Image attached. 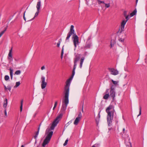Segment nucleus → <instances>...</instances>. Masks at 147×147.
Instances as JSON below:
<instances>
[{
  "label": "nucleus",
  "mask_w": 147,
  "mask_h": 147,
  "mask_svg": "<svg viewBox=\"0 0 147 147\" xmlns=\"http://www.w3.org/2000/svg\"><path fill=\"white\" fill-rule=\"evenodd\" d=\"M63 113H61L53 121L50 128H48L46 130L45 134L47 136L42 144L43 147H45V145L49 142L53 134V131L51 130L54 129L55 127L59 122V119L62 117Z\"/></svg>",
  "instance_id": "obj_1"
},
{
  "label": "nucleus",
  "mask_w": 147,
  "mask_h": 147,
  "mask_svg": "<svg viewBox=\"0 0 147 147\" xmlns=\"http://www.w3.org/2000/svg\"><path fill=\"white\" fill-rule=\"evenodd\" d=\"M92 42L90 41L89 42L87 41L84 47L85 49H90L91 46Z\"/></svg>",
  "instance_id": "obj_11"
},
{
  "label": "nucleus",
  "mask_w": 147,
  "mask_h": 147,
  "mask_svg": "<svg viewBox=\"0 0 147 147\" xmlns=\"http://www.w3.org/2000/svg\"><path fill=\"white\" fill-rule=\"evenodd\" d=\"M7 89H8V90L10 92L11 89V87L9 85L7 86Z\"/></svg>",
  "instance_id": "obj_41"
},
{
  "label": "nucleus",
  "mask_w": 147,
  "mask_h": 147,
  "mask_svg": "<svg viewBox=\"0 0 147 147\" xmlns=\"http://www.w3.org/2000/svg\"><path fill=\"white\" fill-rule=\"evenodd\" d=\"M20 82H16V85L14 86V87H18L19 85H20Z\"/></svg>",
  "instance_id": "obj_31"
},
{
  "label": "nucleus",
  "mask_w": 147,
  "mask_h": 147,
  "mask_svg": "<svg viewBox=\"0 0 147 147\" xmlns=\"http://www.w3.org/2000/svg\"><path fill=\"white\" fill-rule=\"evenodd\" d=\"M110 90H115V86L112 85L111 87L110 88Z\"/></svg>",
  "instance_id": "obj_40"
},
{
  "label": "nucleus",
  "mask_w": 147,
  "mask_h": 147,
  "mask_svg": "<svg viewBox=\"0 0 147 147\" xmlns=\"http://www.w3.org/2000/svg\"><path fill=\"white\" fill-rule=\"evenodd\" d=\"M69 96L64 95L63 100L62 102V104L60 112L63 113H65V111L68 104L69 102Z\"/></svg>",
  "instance_id": "obj_3"
},
{
  "label": "nucleus",
  "mask_w": 147,
  "mask_h": 147,
  "mask_svg": "<svg viewBox=\"0 0 147 147\" xmlns=\"http://www.w3.org/2000/svg\"><path fill=\"white\" fill-rule=\"evenodd\" d=\"M39 130H39V128L38 129L37 131L36 132V134L35 135H34V138L35 139H36V138L38 136V134H39Z\"/></svg>",
  "instance_id": "obj_27"
},
{
  "label": "nucleus",
  "mask_w": 147,
  "mask_h": 147,
  "mask_svg": "<svg viewBox=\"0 0 147 147\" xmlns=\"http://www.w3.org/2000/svg\"><path fill=\"white\" fill-rule=\"evenodd\" d=\"M84 100H83L82 102V112H83V107H84Z\"/></svg>",
  "instance_id": "obj_47"
},
{
  "label": "nucleus",
  "mask_w": 147,
  "mask_h": 147,
  "mask_svg": "<svg viewBox=\"0 0 147 147\" xmlns=\"http://www.w3.org/2000/svg\"><path fill=\"white\" fill-rule=\"evenodd\" d=\"M41 123H40V124L39 125L38 127V129L39 128V130H40V126H41Z\"/></svg>",
  "instance_id": "obj_59"
},
{
  "label": "nucleus",
  "mask_w": 147,
  "mask_h": 147,
  "mask_svg": "<svg viewBox=\"0 0 147 147\" xmlns=\"http://www.w3.org/2000/svg\"><path fill=\"white\" fill-rule=\"evenodd\" d=\"M109 96V94H105L103 96V98L105 100L107 99Z\"/></svg>",
  "instance_id": "obj_26"
},
{
  "label": "nucleus",
  "mask_w": 147,
  "mask_h": 147,
  "mask_svg": "<svg viewBox=\"0 0 147 147\" xmlns=\"http://www.w3.org/2000/svg\"><path fill=\"white\" fill-rule=\"evenodd\" d=\"M76 69V68H74L73 69L72 71V73L71 75V77L68 80H69V81H71L72 80V79L73 78V77L75 75V69Z\"/></svg>",
  "instance_id": "obj_15"
},
{
  "label": "nucleus",
  "mask_w": 147,
  "mask_h": 147,
  "mask_svg": "<svg viewBox=\"0 0 147 147\" xmlns=\"http://www.w3.org/2000/svg\"><path fill=\"white\" fill-rule=\"evenodd\" d=\"M63 57V55H62V54H61V59H62Z\"/></svg>",
  "instance_id": "obj_64"
},
{
  "label": "nucleus",
  "mask_w": 147,
  "mask_h": 147,
  "mask_svg": "<svg viewBox=\"0 0 147 147\" xmlns=\"http://www.w3.org/2000/svg\"><path fill=\"white\" fill-rule=\"evenodd\" d=\"M26 12V11H25L23 14V18L24 20H25V21H26V18L25 17V13Z\"/></svg>",
  "instance_id": "obj_53"
},
{
  "label": "nucleus",
  "mask_w": 147,
  "mask_h": 147,
  "mask_svg": "<svg viewBox=\"0 0 147 147\" xmlns=\"http://www.w3.org/2000/svg\"><path fill=\"white\" fill-rule=\"evenodd\" d=\"M81 117H82V114H81V112H80L79 113L78 116V117H77V118H78L79 119H80L81 118Z\"/></svg>",
  "instance_id": "obj_36"
},
{
  "label": "nucleus",
  "mask_w": 147,
  "mask_h": 147,
  "mask_svg": "<svg viewBox=\"0 0 147 147\" xmlns=\"http://www.w3.org/2000/svg\"><path fill=\"white\" fill-rule=\"evenodd\" d=\"M72 38L74 45L75 48H76L77 45H78L80 43L79 41V38L78 36L76 34L74 33V34L73 35Z\"/></svg>",
  "instance_id": "obj_6"
},
{
  "label": "nucleus",
  "mask_w": 147,
  "mask_h": 147,
  "mask_svg": "<svg viewBox=\"0 0 147 147\" xmlns=\"http://www.w3.org/2000/svg\"><path fill=\"white\" fill-rule=\"evenodd\" d=\"M21 72V71L20 70H17L15 72V74H16L17 75H19L20 74Z\"/></svg>",
  "instance_id": "obj_32"
},
{
  "label": "nucleus",
  "mask_w": 147,
  "mask_h": 147,
  "mask_svg": "<svg viewBox=\"0 0 147 147\" xmlns=\"http://www.w3.org/2000/svg\"><path fill=\"white\" fill-rule=\"evenodd\" d=\"M69 32H70L74 33H76L75 32V30L74 29V26L73 25H71V26L70 29V30Z\"/></svg>",
  "instance_id": "obj_25"
},
{
  "label": "nucleus",
  "mask_w": 147,
  "mask_h": 147,
  "mask_svg": "<svg viewBox=\"0 0 147 147\" xmlns=\"http://www.w3.org/2000/svg\"><path fill=\"white\" fill-rule=\"evenodd\" d=\"M91 38V36H89L88 38V39L87 40V42H89V40H90Z\"/></svg>",
  "instance_id": "obj_52"
},
{
  "label": "nucleus",
  "mask_w": 147,
  "mask_h": 147,
  "mask_svg": "<svg viewBox=\"0 0 147 147\" xmlns=\"http://www.w3.org/2000/svg\"><path fill=\"white\" fill-rule=\"evenodd\" d=\"M68 141V139H67L65 140V143L63 144L64 146H65L67 145V144Z\"/></svg>",
  "instance_id": "obj_39"
},
{
  "label": "nucleus",
  "mask_w": 147,
  "mask_h": 147,
  "mask_svg": "<svg viewBox=\"0 0 147 147\" xmlns=\"http://www.w3.org/2000/svg\"><path fill=\"white\" fill-rule=\"evenodd\" d=\"M98 2V4H100L101 3H105L103 1H100V0H97Z\"/></svg>",
  "instance_id": "obj_38"
},
{
  "label": "nucleus",
  "mask_w": 147,
  "mask_h": 147,
  "mask_svg": "<svg viewBox=\"0 0 147 147\" xmlns=\"http://www.w3.org/2000/svg\"><path fill=\"white\" fill-rule=\"evenodd\" d=\"M100 145V144H96L92 146V147L93 146L94 147H99Z\"/></svg>",
  "instance_id": "obj_37"
},
{
  "label": "nucleus",
  "mask_w": 147,
  "mask_h": 147,
  "mask_svg": "<svg viewBox=\"0 0 147 147\" xmlns=\"http://www.w3.org/2000/svg\"><path fill=\"white\" fill-rule=\"evenodd\" d=\"M74 33H73L71 32H69L67 34V37L66 38V39H65V41H67V40L68 41H69L68 40H69V38L71 36V35H72V34L74 35Z\"/></svg>",
  "instance_id": "obj_16"
},
{
  "label": "nucleus",
  "mask_w": 147,
  "mask_h": 147,
  "mask_svg": "<svg viewBox=\"0 0 147 147\" xmlns=\"http://www.w3.org/2000/svg\"><path fill=\"white\" fill-rule=\"evenodd\" d=\"M80 119L78 118H76L74 122V124L76 125H77L78 124Z\"/></svg>",
  "instance_id": "obj_22"
},
{
  "label": "nucleus",
  "mask_w": 147,
  "mask_h": 147,
  "mask_svg": "<svg viewBox=\"0 0 147 147\" xmlns=\"http://www.w3.org/2000/svg\"><path fill=\"white\" fill-rule=\"evenodd\" d=\"M10 70V78L11 80H12L13 79V70L11 68H10L9 69Z\"/></svg>",
  "instance_id": "obj_24"
},
{
  "label": "nucleus",
  "mask_w": 147,
  "mask_h": 147,
  "mask_svg": "<svg viewBox=\"0 0 147 147\" xmlns=\"http://www.w3.org/2000/svg\"><path fill=\"white\" fill-rule=\"evenodd\" d=\"M110 93L109 96L112 98L113 100H114L115 96V90H110Z\"/></svg>",
  "instance_id": "obj_10"
},
{
  "label": "nucleus",
  "mask_w": 147,
  "mask_h": 147,
  "mask_svg": "<svg viewBox=\"0 0 147 147\" xmlns=\"http://www.w3.org/2000/svg\"><path fill=\"white\" fill-rule=\"evenodd\" d=\"M125 19H126L125 21L127 22L129 19V15H128L127 16H125Z\"/></svg>",
  "instance_id": "obj_46"
},
{
  "label": "nucleus",
  "mask_w": 147,
  "mask_h": 147,
  "mask_svg": "<svg viewBox=\"0 0 147 147\" xmlns=\"http://www.w3.org/2000/svg\"><path fill=\"white\" fill-rule=\"evenodd\" d=\"M9 77L8 75H5L4 77V79L5 80L7 81L9 79Z\"/></svg>",
  "instance_id": "obj_33"
},
{
  "label": "nucleus",
  "mask_w": 147,
  "mask_h": 147,
  "mask_svg": "<svg viewBox=\"0 0 147 147\" xmlns=\"http://www.w3.org/2000/svg\"><path fill=\"white\" fill-rule=\"evenodd\" d=\"M125 26H122L121 25V26L120 28L121 30L120 31V28H119V31L117 32V33H118L119 32L120 33H121L122 31H123L124 30V28Z\"/></svg>",
  "instance_id": "obj_19"
},
{
  "label": "nucleus",
  "mask_w": 147,
  "mask_h": 147,
  "mask_svg": "<svg viewBox=\"0 0 147 147\" xmlns=\"http://www.w3.org/2000/svg\"><path fill=\"white\" fill-rule=\"evenodd\" d=\"M75 58L74 59V68H76L77 63L81 57V55L75 53Z\"/></svg>",
  "instance_id": "obj_7"
},
{
  "label": "nucleus",
  "mask_w": 147,
  "mask_h": 147,
  "mask_svg": "<svg viewBox=\"0 0 147 147\" xmlns=\"http://www.w3.org/2000/svg\"><path fill=\"white\" fill-rule=\"evenodd\" d=\"M127 21H125V20H122V22L121 23V25L122 26H125V24H126V23L127 22Z\"/></svg>",
  "instance_id": "obj_29"
},
{
  "label": "nucleus",
  "mask_w": 147,
  "mask_h": 147,
  "mask_svg": "<svg viewBox=\"0 0 147 147\" xmlns=\"http://www.w3.org/2000/svg\"><path fill=\"white\" fill-rule=\"evenodd\" d=\"M45 69V66H42L41 67V69L42 70H43L44 69Z\"/></svg>",
  "instance_id": "obj_57"
},
{
  "label": "nucleus",
  "mask_w": 147,
  "mask_h": 147,
  "mask_svg": "<svg viewBox=\"0 0 147 147\" xmlns=\"http://www.w3.org/2000/svg\"><path fill=\"white\" fill-rule=\"evenodd\" d=\"M8 26H7L5 27L4 28V30L0 32V38L2 36V35L6 31L7 29V28Z\"/></svg>",
  "instance_id": "obj_18"
},
{
  "label": "nucleus",
  "mask_w": 147,
  "mask_h": 147,
  "mask_svg": "<svg viewBox=\"0 0 147 147\" xmlns=\"http://www.w3.org/2000/svg\"><path fill=\"white\" fill-rule=\"evenodd\" d=\"M7 105V98H5V100L4 101L3 107L5 108V109H6V107Z\"/></svg>",
  "instance_id": "obj_20"
},
{
  "label": "nucleus",
  "mask_w": 147,
  "mask_h": 147,
  "mask_svg": "<svg viewBox=\"0 0 147 147\" xmlns=\"http://www.w3.org/2000/svg\"><path fill=\"white\" fill-rule=\"evenodd\" d=\"M141 107L140 106H139V113L138 115V117L140 115H141Z\"/></svg>",
  "instance_id": "obj_34"
},
{
  "label": "nucleus",
  "mask_w": 147,
  "mask_h": 147,
  "mask_svg": "<svg viewBox=\"0 0 147 147\" xmlns=\"http://www.w3.org/2000/svg\"><path fill=\"white\" fill-rule=\"evenodd\" d=\"M84 57H82L81 59H80V62H82V63H83L84 61Z\"/></svg>",
  "instance_id": "obj_50"
},
{
  "label": "nucleus",
  "mask_w": 147,
  "mask_h": 147,
  "mask_svg": "<svg viewBox=\"0 0 147 147\" xmlns=\"http://www.w3.org/2000/svg\"><path fill=\"white\" fill-rule=\"evenodd\" d=\"M123 15L124 17L127 16V12L126 11H124L123 12Z\"/></svg>",
  "instance_id": "obj_49"
},
{
  "label": "nucleus",
  "mask_w": 147,
  "mask_h": 147,
  "mask_svg": "<svg viewBox=\"0 0 147 147\" xmlns=\"http://www.w3.org/2000/svg\"><path fill=\"white\" fill-rule=\"evenodd\" d=\"M76 69V68H74L73 69L72 71V73L71 75V77L68 80H69V81H71L72 80V79L73 78V77L75 75V69Z\"/></svg>",
  "instance_id": "obj_14"
},
{
  "label": "nucleus",
  "mask_w": 147,
  "mask_h": 147,
  "mask_svg": "<svg viewBox=\"0 0 147 147\" xmlns=\"http://www.w3.org/2000/svg\"><path fill=\"white\" fill-rule=\"evenodd\" d=\"M112 40H111V42L110 45H111V48H112L113 47V46L114 45V43H112Z\"/></svg>",
  "instance_id": "obj_44"
},
{
  "label": "nucleus",
  "mask_w": 147,
  "mask_h": 147,
  "mask_svg": "<svg viewBox=\"0 0 147 147\" xmlns=\"http://www.w3.org/2000/svg\"><path fill=\"white\" fill-rule=\"evenodd\" d=\"M123 137L125 139V143L127 147H132L131 143L130 142V138L129 136L125 134H122Z\"/></svg>",
  "instance_id": "obj_4"
},
{
  "label": "nucleus",
  "mask_w": 147,
  "mask_h": 147,
  "mask_svg": "<svg viewBox=\"0 0 147 147\" xmlns=\"http://www.w3.org/2000/svg\"><path fill=\"white\" fill-rule=\"evenodd\" d=\"M41 87L42 89L45 88L46 86L47 83L45 81V78L44 76H42L41 78Z\"/></svg>",
  "instance_id": "obj_8"
},
{
  "label": "nucleus",
  "mask_w": 147,
  "mask_h": 147,
  "mask_svg": "<svg viewBox=\"0 0 147 147\" xmlns=\"http://www.w3.org/2000/svg\"><path fill=\"white\" fill-rule=\"evenodd\" d=\"M123 133L124 134V133H125V129L124 128H123Z\"/></svg>",
  "instance_id": "obj_61"
},
{
  "label": "nucleus",
  "mask_w": 147,
  "mask_h": 147,
  "mask_svg": "<svg viewBox=\"0 0 147 147\" xmlns=\"http://www.w3.org/2000/svg\"><path fill=\"white\" fill-rule=\"evenodd\" d=\"M106 111L107 114V119L109 126L112 125L113 118L114 114H116L114 107L112 105H110L107 108Z\"/></svg>",
  "instance_id": "obj_2"
},
{
  "label": "nucleus",
  "mask_w": 147,
  "mask_h": 147,
  "mask_svg": "<svg viewBox=\"0 0 147 147\" xmlns=\"http://www.w3.org/2000/svg\"><path fill=\"white\" fill-rule=\"evenodd\" d=\"M111 82L115 86H116V85H117L118 82L117 81H115L113 80H111Z\"/></svg>",
  "instance_id": "obj_30"
},
{
  "label": "nucleus",
  "mask_w": 147,
  "mask_h": 147,
  "mask_svg": "<svg viewBox=\"0 0 147 147\" xmlns=\"http://www.w3.org/2000/svg\"><path fill=\"white\" fill-rule=\"evenodd\" d=\"M137 13V10L135 9L134 11L130 13V16L131 17H132L135 15Z\"/></svg>",
  "instance_id": "obj_23"
},
{
  "label": "nucleus",
  "mask_w": 147,
  "mask_h": 147,
  "mask_svg": "<svg viewBox=\"0 0 147 147\" xmlns=\"http://www.w3.org/2000/svg\"><path fill=\"white\" fill-rule=\"evenodd\" d=\"M57 101H56L55 102L54 107H56L57 105Z\"/></svg>",
  "instance_id": "obj_56"
},
{
  "label": "nucleus",
  "mask_w": 147,
  "mask_h": 147,
  "mask_svg": "<svg viewBox=\"0 0 147 147\" xmlns=\"http://www.w3.org/2000/svg\"><path fill=\"white\" fill-rule=\"evenodd\" d=\"M63 47H64V46H63V47H62V49L61 51V54H62V55H63Z\"/></svg>",
  "instance_id": "obj_55"
},
{
  "label": "nucleus",
  "mask_w": 147,
  "mask_h": 147,
  "mask_svg": "<svg viewBox=\"0 0 147 147\" xmlns=\"http://www.w3.org/2000/svg\"><path fill=\"white\" fill-rule=\"evenodd\" d=\"M105 7L107 8H108L110 6L109 3H108V4L105 3Z\"/></svg>",
  "instance_id": "obj_43"
},
{
  "label": "nucleus",
  "mask_w": 147,
  "mask_h": 147,
  "mask_svg": "<svg viewBox=\"0 0 147 147\" xmlns=\"http://www.w3.org/2000/svg\"><path fill=\"white\" fill-rule=\"evenodd\" d=\"M109 89H107L106 90L105 92V94H109Z\"/></svg>",
  "instance_id": "obj_48"
},
{
  "label": "nucleus",
  "mask_w": 147,
  "mask_h": 147,
  "mask_svg": "<svg viewBox=\"0 0 147 147\" xmlns=\"http://www.w3.org/2000/svg\"><path fill=\"white\" fill-rule=\"evenodd\" d=\"M12 47L10 50H9V53L8 54V59L11 60H13L12 55Z\"/></svg>",
  "instance_id": "obj_13"
},
{
  "label": "nucleus",
  "mask_w": 147,
  "mask_h": 147,
  "mask_svg": "<svg viewBox=\"0 0 147 147\" xmlns=\"http://www.w3.org/2000/svg\"><path fill=\"white\" fill-rule=\"evenodd\" d=\"M83 63H82V62H80V68H82Z\"/></svg>",
  "instance_id": "obj_54"
},
{
  "label": "nucleus",
  "mask_w": 147,
  "mask_h": 147,
  "mask_svg": "<svg viewBox=\"0 0 147 147\" xmlns=\"http://www.w3.org/2000/svg\"><path fill=\"white\" fill-rule=\"evenodd\" d=\"M41 6V1L40 0L37 2L36 7L37 9V10L40 11V7Z\"/></svg>",
  "instance_id": "obj_17"
},
{
  "label": "nucleus",
  "mask_w": 147,
  "mask_h": 147,
  "mask_svg": "<svg viewBox=\"0 0 147 147\" xmlns=\"http://www.w3.org/2000/svg\"><path fill=\"white\" fill-rule=\"evenodd\" d=\"M100 111L98 115L96 117V118H95V120L96 122V124L97 125H98L99 122L100 120Z\"/></svg>",
  "instance_id": "obj_12"
},
{
  "label": "nucleus",
  "mask_w": 147,
  "mask_h": 147,
  "mask_svg": "<svg viewBox=\"0 0 147 147\" xmlns=\"http://www.w3.org/2000/svg\"><path fill=\"white\" fill-rule=\"evenodd\" d=\"M71 122H72L71 121H69V122H68L67 123V124H69V125L71 123Z\"/></svg>",
  "instance_id": "obj_58"
},
{
  "label": "nucleus",
  "mask_w": 147,
  "mask_h": 147,
  "mask_svg": "<svg viewBox=\"0 0 147 147\" xmlns=\"http://www.w3.org/2000/svg\"><path fill=\"white\" fill-rule=\"evenodd\" d=\"M4 89L5 90H6L7 89V87L6 86H4Z\"/></svg>",
  "instance_id": "obj_60"
},
{
  "label": "nucleus",
  "mask_w": 147,
  "mask_h": 147,
  "mask_svg": "<svg viewBox=\"0 0 147 147\" xmlns=\"http://www.w3.org/2000/svg\"><path fill=\"white\" fill-rule=\"evenodd\" d=\"M23 101V100H22L21 101V105L20 107V111L21 112L22 110Z\"/></svg>",
  "instance_id": "obj_28"
},
{
  "label": "nucleus",
  "mask_w": 147,
  "mask_h": 147,
  "mask_svg": "<svg viewBox=\"0 0 147 147\" xmlns=\"http://www.w3.org/2000/svg\"><path fill=\"white\" fill-rule=\"evenodd\" d=\"M7 89H8V90L10 92L11 89V87L9 85L7 86Z\"/></svg>",
  "instance_id": "obj_42"
},
{
  "label": "nucleus",
  "mask_w": 147,
  "mask_h": 147,
  "mask_svg": "<svg viewBox=\"0 0 147 147\" xmlns=\"http://www.w3.org/2000/svg\"><path fill=\"white\" fill-rule=\"evenodd\" d=\"M4 113H5V117H7V113L6 111V109H5V110L4 111Z\"/></svg>",
  "instance_id": "obj_51"
},
{
  "label": "nucleus",
  "mask_w": 147,
  "mask_h": 147,
  "mask_svg": "<svg viewBox=\"0 0 147 147\" xmlns=\"http://www.w3.org/2000/svg\"><path fill=\"white\" fill-rule=\"evenodd\" d=\"M69 125V124H66L65 125V127H66V128H67V126Z\"/></svg>",
  "instance_id": "obj_62"
},
{
  "label": "nucleus",
  "mask_w": 147,
  "mask_h": 147,
  "mask_svg": "<svg viewBox=\"0 0 147 147\" xmlns=\"http://www.w3.org/2000/svg\"><path fill=\"white\" fill-rule=\"evenodd\" d=\"M71 82V81H69L68 79L66 81L64 89V95L69 96V86Z\"/></svg>",
  "instance_id": "obj_5"
},
{
  "label": "nucleus",
  "mask_w": 147,
  "mask_h": 147,
  "mask_svg": "<svg viewBox=\"0 0 147 147\" xmlns=\"http://www.w3.org/2000/svg\"><path fill=\"white\" fill-rule=\"evenodd\" d=\"M109 71L111 72V74L114 75H116L118 74V71L117 70L115 69L114 68H108Z\"/></svg>",
  "instance_id": "obj_9"
},
{
  "label": "nucleus",
  "mask_w": 147,
  "mask_h": 147,
  "mask_svg": "<svg viewBox=\"0 0 147 147\" xmlns=\"http://www.w3.org/2000/svg\"><path fill=\"white\" fill-rule=\"evenodd\" d=\"M39 12H40L39 10L38 11V10H37V12L36 13L34 17L33 18H32V19H31V20L28 21H31L33 20L35 18V17H36V16H38Z\"/></svg>",
  "instance_id": "obj_21"
},
{
  "label": "nucleus",
  "mask_w": 147,
  "mask_h": 147,
  "mask_svg": "<svg viewBox=\"0 0 147 147\" xmlns=\"http://www.w3.org/2000/svg\"><path fill=\"white\" fill-rule=\"evenodd\" d=\"M119 41L121 42H123L124 39L123 38H120L119 39Z\"/></svg>",
  "instance_id": "obj_45"
},
{
  "label": "nucleus",
  "mask_w": 147,
  "mask_h": 147,
  "mask_svg": "<svg viewBox=\"0 0 147 147\" xmlns=\"http://www.w3.org/2000/svg\"><path fill=\"white\" fill-rule=\"evenodd\" d=\"M61 39H60L59 40V41L57 43V47H59L60 45L61 42Z\"/></svg>",
  "instance_id": "obj_35"
},
{
  "label": "nucleus",
  "mask_w": 147,
  "mask_h": 147,
  "mask_svg": "<svg viewBox=\"0 0 147 147\" xmlns=\"http://www.w3.org/2000/svg\"><path fill=\"white\" fill-rule=\"evenodd\" d=\"M138 0H136V5L137 3H138Z\"/></svg>",
  "instance_id": "obj_63"
}]
</instances>
